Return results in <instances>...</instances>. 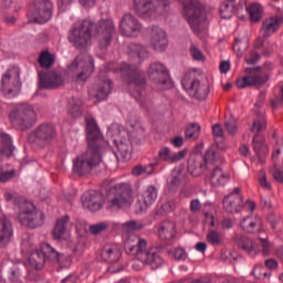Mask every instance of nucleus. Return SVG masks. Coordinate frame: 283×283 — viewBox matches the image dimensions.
<instances>
[{"label":"nucleus","instance_id":"nucleus-54","mask_svg":"<svg viewBox=\"0 0 283 283\" xmlns=\"http://www.w3.org/2000/svg\"><path fill=\"white\" fill-rule=\"evenodd\" d=\"M226 129L230 136H234L235 132H238V125L235 124V120L229 119L224 124Z\"/></svg>","mask_w":283,"mask_h":283},{"label":"nucleus","instance_id":"nucleus-58","mask_svg":"<svg viewBox=\"0 0 283 283\" xmlns=\"http://www.w3.org/2000/svg\"><path fill=\"white\" fill-rule=\"evenodd\" d=\"M175 260L185 261L187 260V252L182 248H177L174 253Z\"/></svg>","mask_w":283,"mask_h":283},{"label":"nucleus","instance_id":"nucleus-2","mask_svg":"<svg viewBox=\"0 0 283 283\" xmlns=\"http://www.w3.org/2000/svg\"><path fill=\"white\" fill-rule=\"evenodd\" d=\"M114 32H116V27L112 20H99L97 23H93L92 20H83L69 33V41L77 50H83L92 36H95L101 50H107Z\"/></svg>","mask_w":283,"mask_h":283},{"label":"nucleus","instance_id":"nucleus-24","mask_svg":"<svg viewBox=\"0 0 283 283\" xmlns=\"http://www.w3.org/2000/svg\"><path fill=\"white\" fill-rule=\"evenodd\" d=\"M93 92V95L97 101H105V98L109 96V93L112 92V80L107 77L105 72L99 73Z\"/></svg>","mask_w":283,"mask_h":283},{"label":"nucleus","instance_id":"nucleus-42","mask_svg":"<svg viewBox=\"0 0 283 283\" xmlns=\"http://www.w3.org/2000/svg\"><path fill=\"white\" fill-rule=\"evenodd\" d=\"M249 48V40L247 38H235L233 52H235L237 56H242V52H244Z\"/></svg>","mask_w":283,"mask_h":283},{"label":"nucleus","instance_id":"nucleus-10","mask_svg":"<svg viewBox=\"0 0 283 283\" xmlns=\"http://www.w3.org/2000/svg\"><path fill=\"white\" fill-rule=\"evenodd\" d=\"M245 73L250 75H247L241 80H237L235 82L239 90H244L247 87H256V90H260L261 87H264L271 78L269 72L262 70V66L248 67L245 69Z\"/></svg>","mask_w":283,"mask_h":283},{"label":"nucleus","instance_id":"nucleus-21","mask_svg":"<svg viewBox=\"0 0 283 283\" xmlns=\"http://www.w3.org/2000/svg\"><path fill=\"white\" fill-rule=\"evenodd\" d=\"M82 203L88 211H101L105 205V197L96 190H90L82 196Z\"/></svg>","mask_w":283,"mask_h":283},{"label":"nucleus","instance_id":"nucleus-35","mask_svg":"<svg viewBox=\"0 0 283 283\" xmlns=\"http://www.w3.org/2000/svg\"><path fill=\"white\" fill-rule=\"evenodd\" d=\"M238 12L235 0H224L219 7V14L221 19H231Z\"/></svg>","mask_w":283,"mask_h":283},{"label":"nucleus","instance_id":"nucleus-25","mask_svg":"<svg viewBox=\"0 0 283 283\" xmlns=\"http://www.w3.org/2000/svg\"><path fill=\"white\" fill-rule=\"evenodd\" d=\"M221 164H212L208 171H210V182L212 187H224L229 182V174L220 168Z\"/></svg>","mask_w":283,"mask_h":283},{"label":"nucleus","instance_id":"nucleus-5","mask_svg":"<svg viewBox=\"0 0 283 283\" xmlns=\"http://www.w3.org/2000/svg\"><path fill=\"white\" fill-rule=\"evenodd\" d=\"M126 251L128 253H135L139 262L148 264L154 271L163 266V258L158 254V251L155 248L147 250V240L139 238L136 245L125 244Z\"/></svg>","mask_w":283,"mask_h":283},{"label":"nucleus","instance_id":"nucleus-62","mask_svg":"<svg viewBox=\"0 0 283 283\" xmlns=\"http://www.w3.org/2000/svg\"><path fill=\"white\" fill-rule=\"evenodd\" d=\"M212 134H213L214 138H222V136H223L222 126H220V124H214L212 126Z\"/></svg>","mask_w":283,"mask_h":283},{"label":"nucleus","instance_id":"nucleus-17","mask_svg":"<svg viewBox=\"0 0 283 283\" xmlns=\"http://www.w3.org/2000/svg\"><path fill=\"white\" fill-rule=\"evenodd\" d=\"M21 90V82H19V72L17 70H8L1 78V92L4 96H17Z\"/></svg>","mask_w":283,"mask_h":283},{"label":"nucleus","instance_id":"nucleus-6","mask_svg":"<svg viewBox=\"0 0 283 283\" xmlns=\"http://www.w3.org/2000/svg\"><path fill=\"white\" fill-rule=\"evenodd\" d=\"M45 260H51V262H57L60 266H70L72 264V261L70 259L65 260V264H63V256L61 253L55 251L52 245L49 243H43L41 245V250L33 251L30 254L29 258V264L33 266V269H36V271H41L43 266H45Z\"/></svg>","mask_w":283,"mask_h":283},{"label":"nucleus","instance_id":"nucleus-41","mask_svg":"<svg viewBox=\"0 0 283 283\" xmlns=\"http://www.w3.org/2000/svg\"><path fill=\"white\" fill-rule=\"evenodd\" d=\"M39 63L41 67H45L48 70L54 65V55L50 53V51H43L40 54Z\"/></svg>","mask_w":283,"mask_h":283},{"label":"nucleus","instance_id":"nucleus-44","mask_svg":"<svg viewBox=\"0 0 283 283\" xmlns=\"http://www.w3.org/2000/svg\"><path fill=\"white\" fill-rule=\"evenodd\" d=\"M241 229L245 231V233H255V228L258 227V222L253 221V218L247 217L240 223Z\"/></svg>","mask_w":283,"mask_h":283},{"label":"nucleus","instance_id":"nucleus-45","mask_svg":"<svg viewBox=\"0 0 283 283\" xmlns=\"http://www.w3.org/2000/svg\"><path fill=\"white\" fill-rule=\"evenodd\" d=\"M200 136V125L199 124H191L187 129H186V138L189 140H198Z\"/></svg>","mask_w":283,"mask_h":283},{"label":"nucleus","instance_id":"nucleus-18","mask_svg":"<svg viewBox=\"0 0 283 283\" xmlns=\"http://www.w3.org/2000/svg\"><path fill=\"white\" fill-rule=\"evenodd\" d=\"M54 4L52 0H34L33 19L35 23H48L52 19Z\"/></svg>","mask_w":283,"mask_h":283},{"label":"nucleus","instance_id":"nucleus-64","mask_svg":"<svg viewBox=\"0 0 283 283\" xmlns=\"http://www.w3.org/2000/svg\"><path fill=\"white\" fill-rule=\"evenodd\" d=\"M10 280L11 282H19L21 280V270L19 269L12 270Z\"/></svg>","mask_w":283,"mask_h":283},{"label":"nucleus","instance_id":"nucleus-48","mask_svg":"<svg viewBox=\"0 0 283 283\" xmlns=\"http://www.w3.org/2000/svg\"><path fill=\"white\" fill-rule=\"evenodd\" d=\"M145 229V224L137 221H127L123 224V230L127 233H132V231H140Z\"/></svg>","mask_w":283,"mask_h":283},{"label":"nucleus","instance_id":"nucleus-12","mask_svg":"<svg viewBox=\"0 0 283 283\" xmlns=\"http://www.w3.org/2000/svg\"><path fill=\"white\" fill-rule=\"evenodd\" d=\"M181 85L186 92H189L192 98L197 101H207L209 96V82L200 81L198 78H191V72L186 73L185 77L181 81Z\"/></svg>","mask_w":283,"mask_h":283},{"label":"nucleus","instance_id":"nucleus-26","mask_svg":"<svg viewBox=\"0 0 283 283\" xmlns=\"http://www.w3.org/2000/svg\"><path fill=\"white\" fill-rule=\"evenodd\" d=\"M188 154L187 149H181L177 153L171 154V148L161 147L158 151V159L163 160V163H168L169 165H174L176 163H180Z\"/></svg>","mask_w":283,"mask_h":283},{"label":"nucleus","instance_id":"nucleus-55","mask_svg":"<svg viewBox=\"0 0 283 283\" xmlns=\"http://www.w3.org/2000/svg\"><path fill=\"white\" fill-rule=\"evenodd\" d=\"M252 275H254L256 280H262V277H266V272H264V266L255 265L252 271Z\"/></svg>","mask_w":283,"mask_h":283},{"label":"nucleus","instance_id":"nucleus-46","mask_svg":"<svg viewBox=\"0 0 283 283\" xmlns=\"http://www.w3.org/2000/svg\"><path fill=\"white\" fill-rule=\"evenodd\" d=\"M268 222L271 224V229L275 231L282 227V216L276 214L275 212H270L268 216Z\"/></svg>","mask_w":283,"mask_h":283},{"label":"nucleus","instance_id":"nucleus-63","mask_svg":"<svg viewBox=\"0 0 283 283\" xmlns=\"http://www.w3.org/2000/svg\"><path fill=\"white\" fill-rule=\"evenodd\" d=\"M161 209H163V211H165L166 213H169V212H171V211H174V210L176 209V202H174V201H168V202H166V203H164V205L161 206Z\"/></svg>","mask_w":283,"mask_h":283},{"label":"nucleus","instance_id":"nucleus-57","mask_svg":"<svg viewBox=\"0 0 283 283\" xmlns=\"http://www.w3.org/2000/svg\"><path fill=\"white\" fill-rule=\"evenodd\" d=\"M261 240V247H262V254L264 256L271 254V243L268 239H260Z\"/></svg>","mask_w":283,"mask_h":283},{"label":"nucleus","instance_id":"nucleus-29","mask_svg":"<svg viewBox=\"0 0 283 283\" xmlns=\"http://www.w3.org/2000/svg\"><path fill=\"white\" fill-rule=\"evenodd\" d=\"M223 209L227 213H238L240 209H242L244 201L242 196L230 193L224 197L223 201Z\"/></svg>","mask_w":283,"mask_h":283},{"label":"nucleus","instance_id":"nucleus-40","mask_svg":"<svg viewBox=\"0 0 283 283\" xmlns=\"http://www.w3.org/2000/svg\"><path fill=\"white\" fill-rule=\"evenodd\" d=\"M129 50L133 56H137L139 61H145V59L149 56V53H147V49L140 44H129Z\"/></svg>","mask_w":283,"mask_h":283},{"label":"nucleus","instance_id":"nucleus-22","mask_svg":"<svg viewBox=\"0 0 283 283\" xmlns=\"http://www.w3.org/2000/svg\"><path fill=\"white\" fill-rule=\"evenodd\" d=\"M143 30V24L132 13H126L120 20L119 32L123 36H134L136 32Z\"/></svg>","mask_w":283,"mask_h":283},{"label":"nucleus","instance_id":"nucleus-30","mask_svg":"<svg viewBox=\"0 0 283 283\" xmlns=\"http://www.w3.org/2000/svg\"><path fill=\"white\" fill-rule=\"evenodd\" d=\"M232 242L241 249V251H244L245 253H258V248H255V243H253V240L249 237H244L242 234H234L232 237Z\"/></svg>","mask_w":283,"mask_h":283},{"label":"nucleus","instance_id":"nucleus-13","mask_svg":"<svg viewBox=\"0 0 283 283\" xmlns=\"http://www.w3.org/2000/svg\"><path fill=\"white\" fill-rule=\"evenodd\" d=\"M148 77L149 81L155 83L160 90H171L174 87L169 70L160 62H154L149 65Z\"/></svg>","mask_w":283,"mask_h":283},{"label":"nucleus","instance_id":"nucleus-36","mask_svg":"<svg viewBox=\"0 0 283 283\" xmlns=\"http://www.w3.org/2000/svg\"><path fill=\"white\" fill-rule=\"evenodd\" d=\"M69 220H70V217H67V216L56 220L55 226L52 231L54 240H63Z\"/></svg>","mask_w":283,"mask_h":283},{"label":"nucleus","instance_id":"nucleus-3","mask_svg":"<svg viewBox=\"0 0 283 283\" xmlns=\"http://www.w3.org/2000/svg\"><path fill=\"white\" fill-rule=\"evenodd\" d=\"M224 158L214 149H208L205 154H193L188 159L187 170L190 176L198 178L211 169V165H222Z\"/></svg>","mask_w":283,"mask_h":283},{"label":"nucleus","instance_id":"nucleus-19","mask_svg":"<svg viewBox=\"0 0 283 283\" xmlns=\"http://www.w3.org/2000/svg\"><path fill=\"white\" fill-rule=\"evenodd\" d=\"M38 85L40 90H59V87L65 85V78L59 71H49L39 74Z\"/></svg>","mask_w":283,"mask_h":283},{"label":"nucleus","instance_id":"nucleus-15","mask_svg":"<svg viewBox=\"0 0 283 283\" xmlns=\"http://www.w3.org/2000/svg\"><path fill=\"white\" fill-rule=\"evenodd\" d=\"M32 138L38 147H48V145H52L56 139V127L48 123L40 124L32 132Z\"/></svg>","mask_w":283,"mask_h":283},{"label":"nucleus","instance_id":"nucleus-61","mask_svg":"<svg viewBox=\"0 0 283 283\" xmlns=\"http://www.w3.org/2000/svg\"><path fill=\"white\" fill-rule=\"evenodd\" d=\"M266 269H270V271H275V269H277L279 264H277V260L275 259H268L264 262Z\"/></svg>","mask_w":283,"mask_h":283},{"label":"nucleus","instance_id":"nucleus-53","mask_svg":"<svg viewBox=\"0 0 283 283\" xmlns=\"http://www.w3.org/2000/svg\"><path fill=\"white\" fill-rule=\"evenodd\" d=\"M12 178H14V170L6 171L0 167V182H9Z\"/></svg>","mask_w":283,"mask_h":283},{"label":"nucleus","instance_id":"nucleus-37","mask_svg":"<svg viewBox=\"0 0 283 283\" xmlns=\"http://www.w3.org/2000/svg\"><path fill=\"white\" fill-rule=\"evenodd\" d=\"M280 28V19L272 17L266 19L262 24V32L264 36H270Z\"/></svg>","mask_w":283,"mask_h":283},{"label":"nucleus","instance_id":"nucleus-56","mask_svg":"<svg viewBox=\"0 0 283 283\" xmlns=\"http://www.w3.org/2000/svg\"><path fill=\"white\" fill-rule=\"evenodd\" d=\"M258 61H260V53H258L256 51H251L250 56L245 57V62L248 63V65H255Z\"/></svg>","mask_w":283,"mask_h":283},{"label":"nucleus","instance_id":"nucleus-39","mask_svg":"<svg viewBox=\"0 0 283 283\" xmlns=\"http://www.w3.org/2000/svg\"><path fill=\"white\" fill-rule=\"evenodd\" d=\"M248 12L250 14L251 21L258 22V21H260V19H262L264 9L262 8V4H260V3H252L248 8Z\"/></svg>","mask_w":283,"mask_h":283},{"label":"nucleus","instance_id":"nucleus-11","mask_svg":"<svg viewBox=\"0 0 283 283\" xmlns=\"http://www.w3.org/2000/svg\"><path fill=\"white\" fill-rule=\"evenodd\" d=\"M122 73L126 76L130 94L133 96H140L147 87V77L140 70L132 69L129 64L122 65Z\"/></svg>","mask_w":283,"mask_h":283},{"label":"nucleus","instance_id":"nucleus-8","mask_svg":"<svg viewBox=\"0 0 283 283\" xmlns=\"http://www.w3.org/2000/svg\"><path fill=\"white\" fill-rule=\"evenodd\" d=\"M108 209H125L132 205V186L119 184L111 188L106 195Z\"/></svg>","mask_w":283,"mask_h":283},{"label":"nucleus","instance_id":"nucleus-34","mask_svg":"<svg viewBox=\"0 0 283 283\" xmlns=\"http://www.w3.org/2000/svg\"><path fill=\"white\" fill-rule=\"evenodd\" d=\"M0 160H3V156L10 158L14 154V145H12V137L6 133L0 134Z\"/></svg>","mask_w":283,"mask_h":283},{"label":"nucleus","instance_id":"nucleus-32","mask_svg":"<svg viewBox=\"0 0 283 283\" xmlns=\"http://www.w3.org/2000/svg\"><path fill=\"white\" fill-rule=\"evenodd\" d=\"M158 199V188L156 186H148L143 195L142 199H139V202H143L144 207L140 208L142 211H145V209H148V207H151L154 202Z\"/></svg>","mask_w":283,"mask_h":283},{"label":"nucleus","instance_id":"nucleus-1","mask_svg":"<svg viewBox=\"0 0 283 283\" xmlns=\"http://www.w3.org/2000/svg\"><path fill=\"white\" fill-rule=\"evenodd\" d=\"M85 132L87 148L85 153L73 160V171L77 176L92 174V170L103 163V151L107 147V142H105L95 119H86Z\"/></svg>","mask_w":283,"mask_h":283},{"label":"nucleus","instance_id":"nucleus-59","mask_svg":"<svg viewBox=\"0 0 283 283\" xmlns=\"http://www.w3.org/2000/svg\"><path fill=\"white\" fill-rule=\"evenodd\" d=\"M200 209H202V205L200 203V200L193 199V200L190 202V211H191L192 213H198V211H200Z\"/></svg>","mask_w":283,"mask_h":283},{"label":"nucleus","instance_id":"nucleus-20","mask_svg":"<svg viewBox=\"0 0 283 283\" xmlns=\"http://www.w3.org/2000/svg\"><path fill=\"white\" fill-rule=\"evenodd\" d=\"M266 101V94L260 93L258 102L254 104V113L256 118L252 123L250 132L252 134H260V132H266V113L262 111L264 102Z\"/></svg>","mask_w":283,"mask_h":283},{"label":"nucleus","instance_id":"nucleus-33","mask_svg":"<svg viewBox=\"0 0 283 283\" xmlns=\"http://www.w3.org/2000/svg\"><path fill=\"white\" fill-rule=\"evenodd\" d=\"M102 259L108 264H116L120 260V249L116 245H105L102 249Z\"/></svg>","mask_w":283,"mask_h":283},{"label":"nucleus","instance_id":"nucleus-49","mask_svg":"<svg viewBox=\"0 0 283 283\" xmlns=\"http://www.w3.org/2000/svg\"><path fill=\"white\" fill-rule=\"evenodd\" d=\"M207 241L209 244H212V247H220V244H222L220 233L216 230H210V232L207 234Z\"/></svg>","mask_w":283,"mask_h":283},{"label":"nucleus","instance_id":"nucleus-52","mask_svg":"<svg viewBox=\"0 0 283 283\" xmlns=\"http://www.w3.org/2000/svg\"><path fill=\"white\" fill-rule=\"evenodd\" d=\"M190 54L195 61H205V54H202V51L196 44H191Z\"/></svg>","mask_w":283,"mask_h":283},{"label":"nucleus","instance_id":"nucleus-4","mask_svg":"<svg viewBox=\"0 0 283 283\" xmlns=\"http://www.w3.org/2000/svg\"><path fill=\"white\" fill-rule=\"evenodd\" d=\"M14 205L18 207V220L28 229H36L43 227L45 221V214L43 211L36 209V206L30 201H25L23 198L18 197L14 199Z\"/></svg>","mask_w":283,"mask_h":283},{"label":"nucleus","instance_id":"nucleus-51","mask_svg":"<svg viewBox=\"0 0 283 283\" xmlns=\"http://www.w3.org/2000/svg\"><path fill=\"white\" fill-rule=\"evenodd\" d=\"M69 114L72 118H81V116H83V107L81 106V103H74L69 109Z\"/></svg>","mask_w":283,"mask_h":283},{"label":"nucleus","instance_id":"nucleus-60","mask_svg":"<svg viewBox=\"0 0 283 283\" xmlns=\"http://www.w3.org/2000/svg\"><path fill=\"white\" fill-rule=\"evenodd\" d=\"M272 178L275 180V182H279L280 185H283V171L280 169H276L272 172Z\"/></svg>","mask_w":283,"mask_h":283},{"label":"nucleus","instance_id":"nucleus-9","mask_svg":"<svg viewBox=\"0 0 283 283\" xmlns=\"http://www.w3.org/2000/svg\"><path fill=\"white\" fill-rule=\"evenodd\" d=\"M184 17L193 34H200V23L207 19L205 7L198 0H184Z\"/></svg>","mask_w":283,"mask_h":283},{"label":"nucleus","instance_id":"nucleus-47","mask_svg":"<svg viewBox=\"0 0 283 283\" xmlns=\"http://www.w3.org/2000/svg\"><path fill=\"white\" fill-rule=\"evenodd\" d=\"M258 182L262 189H265V191H272L273 187L271 186V182H269V179H266V171L260 170L258 174Z\"/></svg>","mask_w":283,"mask_h":283},{"label":"nucleus","instance_id":"nucleus-38","mask_svg":"<svg viewBox=\"0 0 283 283\" xmlns=\"http://www.w3.org/2000/svg\"><path fill=\"white\" fill-rule=\"evenodd\" d=\"M116 147L124 160H129L132 158V142H129V139L117 143Z\"/></svg>","mask_w":283,"mask_h":283},{"label":"nucleus","instance_id":"nucleus-28","mask_svg":"<svg viewBox=\"0 0 283 283\" xmlns=\"http://www.w3.org/2000/svg\"><path fill=\"white\" fill-rule=\"evenodd\" d=\"M13 235L14 229L12 228V222L6 217H0V248L8 247Z\"/></svg>","mask_w":283,"mask_h":283},{"label":"nucleus","instance_id":"nucleus-16","mask_svg":"<svg viewBox=\"0 0 283 283\" xmlns=\"http://www.w3.org/2000/svg\"><path fill=\"white\" fill-rule=\"evenodd\" d=\"M69 67L70 70L80 67L82 72L77 74V81H86L94 74V57L90 53H81Z\"/></svg>","mask_w":283,"mask_h":283},{"label":"nucleus","instance_id":"nucleus-27","mask_svg":"<svg viewBox=\"0 0 283 283\" xmlns=\"http://www.w3.org/2000/svg\"><path fill=\"white\" fill-rule=\"evenodd\" d=\"M254 137L252 139V147L259 158L260 165H264L266 163V156H269V146L264 137L260 136V133H254Z\"/></svg>","mask_w":283,"mask_h":283},{"label":"nucleus","instance_id":"nucleus-7","mask_svg":"<svg viewBox=\"0 0 283 283\" xmlns=\"http://www.w3.org/2000/svg\"><path fill=\"white\" fill-rule=\"evenodd\" d=\"M10 118L13 125L25 132L36 124V112L33 105L21 103L11 111Z\"/></svg>","mask_w":283,"mask_h":283},{"label":"nucleus","instance_id":"nucleus-43","mask_svg":"<svg viewBox=\"0 0 283 283\" xmlns=\"http://www.w3.org/2000/svg\"><path fill=\"white\" fill-rule=\"evenodd\" d=\"M135 98L144 112H151L154 108V102H151L149 97H145L143 93L140 95H135Z\"/></svg>","mask_w":283,"mask_h":283},{"label":"nucleus","instance_id":"nucleus-14","mask_svg":"<svg viewBox=\"0 0 283 283\" xmlns=\"http://www.w3.org/2000/svg\"><path fill=\"white\" fill-rule=\"evenodd\" d=\"M134 10L138 17L143 19H149L153 14H156L160 8L166 10L170 6L169 0H158L157 4L155 0H134Z\"/></svg>","mask_w":283,"mask_h":283},{"label":"nucleus","instance_id":"nucleus-23","mask_svg":"<svg viewBox=\"0 0 283 283\" xmlns=\"http://www.w3.org/2000/svg\"><path fill=\"white\" fill-rule=\"evenodd\" d=\"M149 42L155 52H165L169 45L167 33L156 25L150 28Z\"/></svg>","mask_w":283,"mask_h":283},{"label":"nucleus","instance_id":"nucleus-50","mask_svg":"<svg viewBox=\"0 0 283 283\" xmlns=\"http://www.w3.org/2000/svg\"><path fill=\"white\" fill-rule=\"evenodd\" d=\"M107 228L108 226L105 222L92 224L90 226V233H92V235H99V233H103V231H107Z\"/></svg>","mask_w":283,"mask_h":283},{"label":"nucleus","instance_id":"nucleus-31","mask_svg":"<svg viewBox=\"0 0 283 283\" xmlns=\"http://www.w3.org/2000/svg\"><path fill=\"white\" fill-rule=\"evenodd\" d=\"M159 239L164 242H169V240H174L176 238V223L171 221H164L159 224L158 230Z\"/></svg>","mask_w":283,"mask_h":283}]
</instances>
